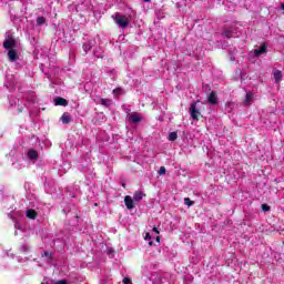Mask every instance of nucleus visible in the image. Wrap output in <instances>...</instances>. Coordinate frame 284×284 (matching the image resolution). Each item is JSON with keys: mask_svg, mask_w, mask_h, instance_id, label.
Returning a JSON list of instances; mask_svg holds the SVG:
<instances>
[{"mask_svg": "<svg viewBox=\"0 0 284 284\" xmlns=\"http://www.w3.org/2000/svg\"><path fill=\"white\" fill-rule=\"evenodd\" d=\"M28 156L31 161H37V159H39V152H37L34 149H31L28 152Z\"/></svg>", "mask_w": 284, "mask_h": 284, "instance_id": "ddd939ff", "label": "nucleus"}, {"mask_svg": "<svg viewBox=\"0 0 284 284\" xmlns=\"http://www.w3.org/2000/svg\"><path fill=\"white\" fill-rule=\"evenodd\" d=\"M282 10H284V3H282Z\"/></svg>", "mask_w": 284, "mask_h": 284, "instance_id": "473e14b6", "label": "nucleus"}, {"mask_svg": "<svg viewBox=\"0 0 284 284\" xmlns=\"http://www.w3.org/2000/svg\"><path fill=\"white\" fill-rule=\"evenodd\" d=\"M38 216H39V213H37L34 209L27 210V219H31L32 221H34V219H37Z\"/></svg>", "mask_w": 284, "mask_h": 284, "instance_id": "f8f14e48", "label": "nucleus"}, {"mask_svg": "<svg viewBox=\"0 0 284 284\" xmlns=\"http://www.w3.org/2000/svg\"><path fill=\"white\" fill-rule=\"evenodd\" d=\"M159 174H160V176H163V174H165V166L160 168Z\"/></svg>", "mask_w": 284, "mask_h": 284, "instance_id": "b1692460", "label": "nucleus"}, {"mask_svg": "<svg viewBox=\"0 0 284 284\" xmlns=\"http://www.w3.org/2000/svg\"><path fill=\"white\" fill-rule=\"evenodd\" d=\"M8 57H9V61H11V62L17 61V59H18L17 50L10 49L9 52H8Z\"/></svg>", "mask_w": 284, "mask_h": 284, "instance_id": "2eb2a0df", "label": "nucleus"}, {"mask_svg": "<svg viewBox=\"0 0 284 284\" xmlns=\"http://www.w3.org/2000/svg\"><path fill=\"white\" fill-rule=\"evenodd\" d=\"M143 196H145V193H143V191H135L133 194V201L135 203H141V201H143Z\"/></svg>", "mask_w": 284, "mask_h": 284, "instance_id": "0eeeda50", "label": "nucleus"}, {"mask_svg": "<svg viewBox=\"0 0 284 284\" xmlns=\"http://www.w3.org/2000/svg\"><path fill=\"white\" fill-rule=\"evenodd\" d=\"M55 284H68V281L61 280V281H58Z\"/></svg>", "mask_w": 284, "mask_h": 284, "instance_id": "cd10ccee", "label": "nucleus"}, {"mask_svg": "<svg viewBox=\"0 0 284 284\" xmlns=\"http://www.w3.org/2000/svg\"><path fill=\"white\" fill-rule=\"evenodd\" d=\"M168 139L169 141H176V139H179V134L176 132H171Z\"/></svg>", "mask_w": 284, "mask_h": 284, "instance_id": "6ab92c4d", "label": "nucleus"}, {"mask_svg": "<svg viewBox=\"0 0 284 284\" xmlns=\"http://www.w3.org/2000/svg\"><path fill=\"white\" fill-rule=\"evenodd\" d=\"M153 232H155V234H160L159 229L156 226L153 227Z\"/></svg>", "mask_w": 284, "mask_h": 284, "instance_id": "c85d7f7f", "label": "nucleus"}, {"mask_svg": "<svg viewBox=\"0 0 284 284\" xmlns=\"http://www.w3.org/2000/svg\"><path fill=\"white\" fill-rule=\"evenodd\" d=\"M196 103H199V100L197 102H192L190 106L191 118L193 121H199V116H201V111L196 109Z\"/></svg>", "mask_w": 284, "mask_h": 284, "instance_id": "f03ea898", "label": "nucleus"}, {"mask_svg": "<svg viewBox=\"0 0 284 284\" xmlns=\"http://www.w3.org/2000/svg\"><path fill=\"white\" fill-rule=\"evenodd\" d=\"M3 48L6 50H14V48H17V40L13 38L6 39L3 42Z\"/></svg>", "mask_w": 284, "mask_h": 284, "instance_id": "7ed1b4c3", "label": "nucleus"}, {"mask_svg": "<svg viewBox=\"0 0 284 284\" xmlns=\"http://www.w3.org/2000/svg\"><path fill=\"white\" fill-rule=\"evenodd\" d=\"M93 45L94 44L92 43V41H88V42L83 43V45H82V49H83L82 55L85 57V54H88V52H90L92 50Z\"/></svg>", "mask_w": 284, "mask_h": 284, "instance_id": "6e6552de", "label": "nucleus"}, {"mask_svg": "<svg viewBox=\"0 0 284 284\" xmlns=\"http://www.w3.org/2000/svg\"><path fill=\"white\" fill-rule=\"evenodd\" d=\"M134 199H132V196L126 195L124 196V205L126 207V210H132L133 207H135L134 205Z\"/></svg>", "mask_w": 284, "mask_h": 284, "instance_id": "20e7f679", "label": "nucleus"}, {"mask_svg": "<svg viewBox=\"0 0 284 284\" xmlns=\"http://www.w3.org/2000/svg\"><path fill=\"white\" fill-rule=\"evenodd\" d=\"M262 211H263V212H270V205H267V204H262Z\"/></svg>", "mask_w": 284, "mask_h": 284, "instance_id": "4be33fe9", "label": "nucleus"}, {"mask_svg": "<svg viewBox=\"0 0 284 284\" xmlns=\"http://www.w3.org/2000/svg\"><path fill=\"white\" fill-rule=\"evenodd\" d=\"M122 187H125V183L122 184Z\"/></svg>", "mask_w": 284, "mask_h": 284, "instance_id": "72a5a7b5", "label": "nucleus"}, {"mask_svg": "<svg viewBox=\"0 0 284 284\" xmlns=\"http://www.w3.org/2000/svg\"><path fill=\"white\" fill-rule=\"evenodd\" d=\"M184 204H186L189 207H192V205H194V201H192L190 197H185Z\"/></svg>", "mask_w": 284, "mask_h": 284, "instance_id": "412c9836", "label": "nucleus"}, {"mask_svg": "<svg viewBox=\"0 0 284 284\" xmlns=\"http://www.w3.org/2000/svg\"><path fill=\"white\" fill-rule=\"evenodd\" d=\"M267 52V44L262 43L258 49L254 50V57H261V54H265Z\"/></svg>", "mask_w": 284, "mask_h": 284, "instance_id": "39448f33", "label": "nucleus"}, {"mask_svg": "<svg viewBox=\"0 0 284 284\" xmlns=\"http://www.w3.org/2000/svg\"><path fill=\"white\" fill-rule=\"evenodd\" d=\"M43 256H47V258H52V253L45 251V252L43 253Z\"/></svg>", "mask_w": 284, "mask_h": 284, "instance_id": "393cba45", "label": "nucleus"}, {"mask_svg": "<svg viewBox=\"0 0 284 284\" xmlns=\"http://www.w3.org/2000/svg\"><path fill=\"white\" fill-rule=\"evenodd\" d=\"M142 119H141V115L139 113H132L130 116H129V122L130 123H141Z\"/></svg>", "mask_w": 284, "mask_h": 284, "instance_id": "1a4fd4ad", "label": "nucleus"}, {"mask_svg": "<svg viewBox=\"0 0 284 284\" xmlns=\"http://www.w3.org/2000/svg\"><path fill=\"white\" fill-rule=\"evenodd\" d=\"M155 241H156L158 243H161V237L156 236V237H155Z\"/></svg>", "mask_w": 284, "mask_h": 284, "instance_id": "c756f323", "label": "nucleus"}, {"mask_svg": "<svg viewBox=\"0 0 284 284\" xmlns=\"http://www.w3.org/2000/svg\"><path fill=\"white\" fill-rule=\"evenodd\" d=\"M253 99H254V93H253V92H247V93H246L245 101H244V104H245V105H251Z\"/></svg>", "mask_w": 284, "mask_h": 284, "instance_id": "dca6fc26", "label": "nucleus"}, {"mask_svg": "<svg viewBox=\"0 0 284 284\" xmlns=\"http://www.w3.org/2000/svg\"><path fill=\"white\" fill-rule=\"evenodd\" d=\"M149 245H150V247H152V245H154V242L153 241H149Z\"/></svg>", "mask_w": 284, "mask_h": 284, "instance_id": "7c9ffc66", "label": "nucleus"}, {"mask_svg": "<svg viewBox=\"0 0 284 284\" xmlns=\"http://www.w3.org/2000/svg\"><path fill=\"white\" fill-rule=\"evenodd\" d=\"M145 3H150V1H152V0H143Z\"/></svg>", "mask_w": 284, "mask_h": 284, "instance_id": "2f4dec72", "label": "nucleus"}, {"mask_svg": "<svg viewBox=\"0 0 284 284\" xmlns=\"http://www.w3.org/2000/svg\"><path fill=\"white\" fill-rule=\"evenodd\" d=\"M100 105H104V108H110V105H112V100L101 98Z\"/></svg>", "mask_w": 284, "mask_h": 284, "instance_id": "f3484780", "label": "nucleus"}, {"mask_svg": "<svg viewBox=\"0 0 284 284\" xmlns=\"http://www.w3.org/2000/svg\"><path fill=\"white\" fill-rule=\"evenodd\" d=\"M60 121L64 124L68 125V123H72V118L70 116V113L65 112L62 114L60 118Z\"/></svg>", "mask_w": 284, "mask_h": 284, "instance_id": "9d476101", "label": "nucleus"}, {"mask_svg": "<svg viewBox=\"0 0 284 284\" xmlns=\"http://www.w3.org/2000/svg\"><path fill=\"white\" fill-rule=\"evenodd\" d=\"M54 103L55 105H62V108H67L68 100H65L64 98L58 97L54 99Z\"/></svg>", "mask_w": 284, "mask_h": 284, "instance_id": "9b49d317", "label": "nucleus"}, {"mask_svg": "<svg viewBox=\"0 0 284 284\" xmlns=\"http://www.w3.org/2000/svg\"><path fill=\"white\" fill-rule=\"evenodd\" d=\"M114 23H116V26H119V28H122V30H125V28H128V26H130V18H128V16H123V14L116 12L115 17H114Z\"/></svg>", "mask_w": 284, "mask_h": 284, "instance_id": "f257e3e1", "label": "nucleus"}, {"mask_svg": "<svg viewBox=\"0 0 284 284\" xmlns=\"http://www.w3.org/2000/svg\"><path fill=\"white\" fill-rule=\"evenodd\" d=\"M113 94H121V88H116L113 90Z\"/></svg>", "mask_w": 284, "mask_h": 284, "instance_id": "bb28decb", "label": "nucleus"}, {"mask_svg": "<svg viewBox=\"0 0 284 284\" xmlns=\"http://www.w3.org/2000/svg\"><path fill=\"white\" fill-rule=\"evenodd\" d=\"M144 240L145 241H152V235H150V233H146Z\"/></svg>", "mask_w": 284, "mask_h": 284, "instance_id": "a878e982", "label": "nucleus"}, {"mask_svg": "<svg viewBox=\"0 0 284 284\" xmlns=\"http://www.w3.org/2000/svg\"><path fill=\"white\" fill-rule=\"evenodd\" d=\"M222 37H224V39H232V30L230 29H224L222 31Z\"/></svg>", "mask_w": 284, "mask_h": 284, "instance_id": "a211bd4d", "label": "nucleus"}, {"mask_svg": "<svg viewBox=\"0 0 284 284\" xmlns=\"http://www.w3.org/2000/svg\"><path fill=\"white\" fill-rule=\"evenodd\" d=\"M209 103L210 105H216L219 103V97L216 95V91H212L209 94Z\"/></svg>", "mask_w": 284, "mask_h": 284, "instance_id": "423d86ee", "label": "nucleus"}, {"mask_svg": "<svg viewBox=\"0 0 284 284\" xmlns=\"http://www.w3.org/2000/svg\"><path fill=\"white\" fill-rule=\"evenodd\" d=\"M122 283H123V284H132V280H130L129 277H124V278L122 280Z\"/></svg>", "mask_w": 284, "mask_h": 284, "instance_id": "5701e85b", "label": "nucleus"}, {"mask_svg": "<svg viewBox=\"0 0 284 284\" xmlns=\"http://www.w3.org/2000/svg\"><path fill=\"white\" fill-rule=\"evenodd\" d=\"M275 83H281L282 79H283V72H281V70H276L273 73Z\"/></svg>", "mask_w": 284, "mask_h": 284, "instance_id": "4468645a", "label": "nucleus"}, {"mask_svg": "<svg viewBox=\"0 0 284 284\" xmlns=\"http://www.w3.org/2000/svg\"><path fill=\"white\" fill-rule=\"evenodd\" d=\"M45 24V17H38L37 18V26Z\"/></svg>", "mask_w": 284, "mask_h": 284, "instance_id": "aec40b11", "label": "nucleus"}]
</instances>
